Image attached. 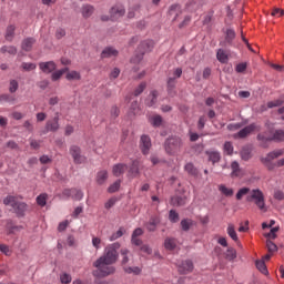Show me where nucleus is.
Wrapping results in <instances>:
<instances>
[{
  "label": "nucleus",
  "instance_id": "1",
  "mask_svg": "<svg viewBox=\"0 0 284 284\" xmlns=\"http://www.w3.org/2000/svg\"><path fill=\"white\" fill-rule=\"evenodd\" d=\"M284 150L277 149L274 151H271L266 154V156L261 158V163L265 165V168L272 172L273 170H276V168H284V158L280 159V156H283ZM275 159H280L276 162Z\"/></svg>",
  "mask_w": 284,
  "mask_h": 284
},
{
  "label": "nucleus",
  "instance_id": "2",
  "mask_svg": "<svg viewBox=\"0 0 284 284\" xmlns=\"http://www.w3.org/2000/svg\"><path fill=\"white\" fill-rule=\"evenodd\" d=\"M3 204L10 205L17 216H26V212H28V204L19 201V197L14 195H8L4 197Z\"/></svg>",
  "mask_w": 284,
  "mask_h": 284
},
{
  "label": "nucleus",
  "instance_id": "3",
  "mask_svg": "<svg viewBox=\"0 0 284 284\" xmlns=\"http://www.w3.org/2000/svg\"><path fill=\"white\" fill-rule=\"evenodd\" d=\"M94 267H97V270L93 272V276H97L98 278H105V276H110V274L116 272L111 263L101 262V260L94 262Z\"/></svg>",
  "mask_w": 284,
  "mask_h": 284
},
{
  "label": "nucleus",
  "instance_id": "4",
  "mask_svg": "<svg viewBox=\"0 0 284 284\" xmlns=\"http://www.w3.org/2000/svg\"><path fill=\"white\" fill-rule=\"evenodd\" d=\"M246 201L248 203H254L261 212H267V207L265 206V195L263 194V191L258 189H254L250 192V194L246 196Z\"/></svg>",
  "mask_w": 284,
  "mask_h": 284
},
{
  "label": "nucleus",
  "instance_id": "5",
  "mask_svg": "<svg viewBox=\"0 0 284 284\" xmlns=\"http://www.w3.org/2000/svg\"><path fill=\"white\" fill-rule=\"evenodd\" d=\"M182 148L183 140H181V138H169L164 143V150L171 156L179 154Z\"/></svg>",
  "mask_w": 284,
  "mask_h": 284
},
{
  "label": "nucleus",
  "instance_id": "6",
  "mask_svg": "<svg viewBox=\"0 0 284 284\" xmlns=\"http://www.w3.org/2000/svg\"><path fill=\"white\" fill-rule=\"evenodd\" d=\"M152 48H154V41L145 40L141 42L138 48L140 53H136L134 57L131 58V63H133L134 65L141 64V61H143V54H145V52H151Z\"/></svg>",
  "mask_w": 284,
  "mask_h": 284
},
{
  "label": "nucleus",
  "instance_id": "7",
  "mask_svg": "<svg viewBox=\"0 0 284 284\" xmlns=\"http://www.w3.org/2000/svg\"><path fill=\"white\" fill-rule=\"evenodd\" d=\"M119 247H120L119 243H114L106 246L104 251V255L98 258V261H101L104 263H111V265H113V263H116L119 258V253L116 252Z\"/></svg>",
  "mask_w": 284,
  "mask_h": 284
},
{
  "label": "nucleus",
  "instance_id": "8",
  "mask_svg": "<svg viewBox=\"0 0 284 284\" xmlns=\"http://www.w3.org/2000/svg\"><path fill=\"white\" fill-rule=\"evenodd\" d=\"M257 141H260L262 148H267V143L272 141L283 142L284 141V131L283 130H276L273 133V136H265V134L260 133L257 134Z\"/></svg>",
  "mask_w": 284,
  "mask_h": 284
},
{
  "label": "nucleus",
  "instance_id": "9",
  "mask_svg": "<svg viewBox=\"0 0 284 284\" xmlns=\"http://www.w3.org/2000/svg\"><path fill=\"white\" fill-rule=\"evenodd\" d=\"M252 132H261V125L256 123L248 124L244 129L240 130L234 136L235 139H245L250 136Z\"/></svg>",
  "mask_w": 284,
  "mask_h": 284
},
{
  "label": "nucleus",
  "instance_id": "10",
  "mask_svg": "<svg viewBox=\"0 0 284 284\" xmlns=\"http://www.w3.org/2000/svg\"><path fill=\"white\" fill-rule=\"evenodd\" d=\"M61 124H59V113H55L51 120L47 121L44 126V134H47V132H59Z\"/></svg>",
  "mask_w": 284,
  "mask_h": 284
},
{
  "label": "nucleus",
  "instance_id": "11",
  "mask_svg": "<svg viewBox=\"0 0 284 284\" xmlns=\"http://www.w3.org/2000/svg\"><path fill=\"white\" fill-rule=\"evenodd\" d=\"M70 154L74 163H77L78 165H80L81 163H85V156L81 155V148H79L78 145H72L70 148Z\"/></svg>",
  "mask_w": 284,
  "mask_h": 284
},
{
  "label": "nucleus",
  "instance_id": "12",
  "mask_svg": "<svg viewBox=\"0 0 284 284\" xmlns=\"http://www.w3.org/2000/svg\"><path fill=\"white\" fill-rule=\"evenodd\" d=\"M152 148V139L149 135H142L140 139V149L142 154H150V149Z\"/></svg>",
  "mask_w": 284,
  "mask_h": 284
},
{
  "label": "nucleus",
  "instance_id": "13",
  "mask_svg": "<svg viewBox=\"0 0 284 284\" xmlns=\"http://www.w3.org/2000/svg\"><path fill=\"white\" fill-rule=\"evenodd\" d=\"M231 179H243V176H245V172H243L241 164H239L236 161L231 163Z\"/></svg>",
  "mask_w": 284,
  "mask_h": 284
},
{
  "label": "nucleus",
  "instance_id": "14",
  "mask_svg": "<svg viewBox=\"0 0 284 284\" xmlns=\"http://www.w3.org/2000/svg\"><path fill=\"white\" fill-rule=\"evenodd\" d=\"M111 19H121L125 14V7L123 4H115L110 10Z\"/></svg>",
  "mask_w": 284,
  "mask_h": 284
},
{
  "label": "nucleus",
  "instance_id": "15",
  "mask_svg": "<svg viewBox=\"0 0 284 284\" xmlns=\"http://www.w3.org/2000/svg\"><path fill=\"white\" fill-rule=\"evenodd\" d=\"M39 68L44 74H52L57 70V63L54 61L40 62Z\"/></svg>",
  "mask_w": 284,
  "mask_h": 284
},
{
  "label": "nucleus",
  "instance_id": "16",
  "mask_svg": "<svg viewBox=\"0 0 284 284\" xmlns=\"http://www.w3.org/2000/svg\"><path fill=\"white\" fill-rule=\"evenodd\" d=\"M192 270H194V264L190 260H186L179 265L180 274H190Z\"/></svg>",
  "mask_w": 284,
  "mask_h": 284
},
{
  "label": "nucleus",
  "instance_id": "17",
  "mask_svg": "<svg viewBox=\"0 0 284 284\" xmlns=\"http://www.w3.org/2000/svg\"><path fill=\"white\" fill-rule=\"evenodd\" d=\"M159 223H161V217H159L158 215H154V216H151L145 227L149 232H155Z\"/></svg>",
  "mask_w": 284,
  "mask_h": 284
},
{
  "label": "nucleus",
  "instance_id": "18",
  "mask_svg": "<svg viewBox=\"0 0 284 284\" xmlns=\"http://www.w3.org/2000/svg\"><path fill=\"white\" fill-rule=\"evenodd\" d=\"M119 51L112 47H106L102 52H101V59H112V57H118Z\"/></svg>",
  "mask_w": 284,
  "mask_h": 284
},
{
  "label": "nucleus",
  "instance_id": "19",
  "mask_svg": "<svg viewBox=\"0 0 284 284\" xmlns=\"http://www.w3.org/2000/svg\"><path fill=\"white\" fill-rule=\"evenodd\" d=\"M205 154L209 159V161L215 165V163H219L221 161V152L219 151H205Z\"/></svg>",
  "mask_w": 284,
  "mask_h": 284
},
{
  "label": "nucleus",
  "instance_id": "20",
  "mask_svg": "<svg viewBox=\"0 0 284 284\" xmlns=\"http://www.w3.org/2000/svg\"><path fill=\"white\" fill-rule=\"evenodd\" d=\"M216 59L220 63H227L230 61V52L225 49H219L216 52Z\"/></svg>",
  "mask_w": 284,
  "mask_h": 284
},
{
  "label": "nucleus",
  "instance_id": "21",
  "mask_svg": "<svg viewBox=\"0 0 284 284\" xmlns=\"http://www.w3.org/2000/svg\"><path fill=\"white\" fill-rule=\"evenodd\" d=\"M185 203H187V197L185 196L175 195L171 197V205H173V207H181L185 205Z\"/></svg>",
  "mask_w": 284,
  "mask_h": 284
},
{
  "label": "nucleus",
  "instance_id": "22",
  "mask_svg": "<svg viewBox=\"0 0 284 284\" xmlns=\"http://www.w3.org/2000/svg\"><path fill=\"white\" fill-rule=\"evenodd\" d=\"M139 165H140L139 160H134L132 162L128 172V176H130V179H136V175L139 174Z\"/></svg>",
  "mask_w": 284,
  "mask_h": 284
},
{
  "label": "nucleus",
  "instance_id": "23",
  "mask_svg": "<svg viewBox=\"0 0 284 284\" xmlns=\"http://www.w3.org/2000/svg\"><path fill=\"white\" fill-rule=\"evenodd\" d=\"M125 170H128V165L123 163H119L113 165L112 168V174L114 176H121L122 174H125Z\"/></svg>",
  "mask_w": 284,
  "mask_h": 284
},
{
  "label": "nucleus",
  "instance_id": "24",
  "mask_svg": "<svg viewBox=\"0 0 284 284\" xmlns=\"http://www.w3.org/2000/svg\"><path fill=\"white\" fill-rule=\"evenodd\" d=\"M34 43H37V39L26 38L24 40H22L21 48H22V50H24V52H30V50H32V45H34Z\"/></svg>",
  "mask_w": 284,
  "mask_h": 284
},
{
  "label": "nucleus",
  "instance_id": "25",
  "mask_svg": "<svg viewBox=\"0 0 284 284\" xmlns=\"http://www.w3.org/2000/svg\"><path fill=\"white\" fill-rule=\"evenodd\" d=\"M17 27L14 24H9L6 30L4 39L6 41L12 42L14 39V32Z\"/></svg>",
  "mask_w": 284,
  "mask_h": 284
},
{
  "label": "nucleus",
  "instance_id": "26",
  "mask_svg": "<svg viewBox=\"0 0 284 284\" xmlns=\"http://www.w3.org/2000/svg\"><path fill=\"white\" fill-rule=\"evenodd\" d=\"M226 233L234 241V243H239V234H236V229L234 227V224L230 223L226 229Z\"/></svg>",
  "mask_w": 284,
  "mask_h": 284
},
{
  "label": "nucleus",
  "instance_id": "27",
  "mask_svg": "<svg viewBox=\"0 0 284 284\" xmlns=\"http://www.w3.org/2000/svg\"><path fill=\"white\" fill-rule=\"evenodd\" d=\"M81 13L84 19H89V17H92V14H94V7L91 4H83L81 8Z\"/></svg>",
  "mask_w": 284,
  "mask_h": 284
},
{
  "label": "nucleus",
  "instance_id": "28",
  "mask_svg": "<svg viewBox=\"0 0 284 284\" xmlns=\"http://www.w3.org/2000/svg\"><path fill=\"white\" fill-rule=\"evenodd\" d=\"M149 122L153 128H161V124L163 123V118L159 114L152 115L149 118Z\"/></svg>",
  "mask_w": 284,
  "mask_h": 284
},
{
  "label": "nucleus",
  "instance_id": "29",
  "mask_svg": "<svg viewBox=\"0 0 284 284\" xmlns=\"http://www.w3.org/2000/svg\"><path fill=\"white\" fill-rule=\"evenodd\" d=\"M242 161H250L252 159V149L250 146H244L240 152Z\"/></svg>",
  "mask_w": 284,
  "mask_h": 284
},
{
  "label": "nucleus",
  "instance_id": "30",
  "mask_svg": "<svg viewBox=\"0 0 284 284\" xmlns=\"http://www.w3.org/2000/svg\"><path fill=\"white\" fill-rule=\"evenodd\" d=\"M95 181L98 185H103L108 181V172L105 170L99 171Z\"/></svg>",
  "mask_w": 284,
  "mask_h": 284
},
{
  "label": "nucleus",
  "instance_id": "31",
  "mask_svg": "<svg viewBox=\"0 0 284 284\" xmlns=\"http://www.w3.org/2000/svg\"><path fill=\"white\" fill-rule=\"evenodd\" d=\"M158 97H159V92L152 91L148 97V99L145 100V104L149 108H152V105H155Z\"/></svg>",
  "mask_w": 284,
  "mask_h": 284
},
{
  "label": "nucleus",
  "instance_id": "32",
  "mask_svg": "<svg viewBox=\"0 0 284 284\" xmlns=\"http://www.w3.org/2000/svg\"><path fill=\"white\" fill-rule=\"evenodd\" d=\"M164 247L170 252H172V250H176V240L172 237H166L164 241Z\"/></svg>",
  "mask_w": 284,
  "mask_h": 284
},
{
  "label": "nucleus",
  "instance_id": "33",
  "mask_svg": "<svg viewBox=\"0 0 284 284\" xmlns=\"http://www.w3.org/2000/svg\"><path fill=\"white\" fill-rule=\"evenodd\" d=\"M67 81H81V73L79 71H69L65 75Z\"/></svg>",
  "mask_w": 284,
  "mask_h": 284
},
{
  "label": "nucleus",
  "instance_id": "34",
  "mask_svg": "<svg viewBox=\"0 0 284 284\" xmlns=\"http://www.w3.org/2000/svg\"><path fill=\"white\" fill-rule=\"evenodd\" d=\"M123 271L125 274H134V276H139L141 274V267L139 266H123Z\"/></svg>",
  "mask_w": 284,
  "mask_h": 284
},
{
  "label": "nucleus",
  "instance_id": "35",
  "mask_svg": "<svg viewBox=\"0 0 284 284\" xmlns=\"http://www.w3.org/2000/svg\"><path fill=\"white\" fill-rule=\"evenodd\" d=\"M219 192H221L223 196H234V189L226 187L225 184L219 185Z\"/></svg>",
  "mask_w": 284,
  "mask_h": 284
},
{
  "label": "nucleus",
  "instance_id": "36",
  "mask_svg": "<svg viewBox=\"0 0 284 284\" xmlns=\"http://www.w3.org/2000/svg\"><path fill=\"white\" fill-rule=\"evenodd\" d=\"M256 268L258 270V272H261L262 274H270V272L267 271V265H265V261L263 260H258L255 262Z\"/></svg>",
  "mask_w": 284,
  "mask_h": 284
},
{
  "label": "nucleus",
  "instance_id": "37",
  "mask_svg": "<svg viewBox=\"0 0 284 284\" xmlns=\"http://www.w3.org/2000/svg\"><path fill=\"white\" fill-rule=\"evenodd\" d=\"M234 39H236V32H234L233 29H227L226 37H225L226 43H229V45H232V43L234 42Z\"/></svg>",
  "mask_w": 284,
  "mask_h": 284
},
{
  "label": "nucleus",
  "instance_id": "38",
  "mask_svg": "<svg viewBox=\"0 0 284 284\" xmlns=\"http://www.w3.org/2000/svg\"><path fill=\"white\" fill-rule=\"evenodd\" d=\"M226 261H234L236 258V248L229 247L224 253Z\"/></svg>",
  "mask_w": 284,
  "mask_h": 284
},
{
  "label": "nucleus",
  "instance_id": "39",
  "mask_svg": "<svg viewBox=\"0 0 284 284\" xmlns=\"http://www.w3.org/2000/svg\"><path fill=\"white\" fill-rule=\"evenodd\" d=\"M192 225H194V221H192L191 219H184L181 221V227L183 232H189Z\"/></svg>",
  "mask_w": 284,
  "mask_h": 284
},
{
  "label": "nucleus",
  "instance_id": "40",
  "mask_svg": "<svg viewBox=\"0 0 284 284\" xmlns=\"http://www.w3.org/2000/svg\"><path fill=\"white\" fill-rule=\"evenodd\" d=\"M129 254H130V251L128 248H122L121 250L123 267L128 266V263H130V257L128 256Z\"/></svg>",
  "mask_w": 284,
  "mask_h": 284
},
{
  "label": "nucleus",
  "instance_id": "41",
  "mask_svg": "<svg viewBox=\"0 0 284 284\" xmlns=\"http://www.w3.org/2000/svg\"><path fill=\"white\" fill-rule=\"evenodd\" d=\"M184 170L187 172V174H191V176H196V174H199V171L192 163L185 164Z\"/></svg>",
  "mask_w": 284,
  "mask_h": 284
},
{
  "label": "nucleus",
  "instance_id": "42",
  "mask_svg": "<svg viewBox=\"0 0 284 284\" xmlns=\"http://www.w3.org/2000/svg\"><path fill=\"white\" fill-rule=\"evenodd\" d=\"M37 203L40 205V207H45L48 203V194L42 193L37 197Z\"/></svg>",
  "mask_w": 284,
  "mask_h": 284
},
{
  "label": "nucleus",
  "instance_id": "43",
  "mask_svg": "<svg viewBox=\"0 0 284 284\" xmlns=\"http://www.w3.org/2000/svg\"><path fill=\"white\" fill-rule=\"evenodd\" d=\"M0 101H2L3 103H14V101H17V98L8 93H4L0 95Z\"/></svg>",
  "mask_w": 284,
  "mask_h": 284
},
{
  "label": "nucleus",
  "instance_id": "44",
  "mask_svg": "<svg viewBox=\"0 0 284 284\" xmlns=\"http://www.w3.org/2000/svg\"><path fill=\"white\" fill-rule=\"evenodd\" d=\"M71 199H74V201H81V199H83V191L72 189Z\"/></svg>",
  "mask_w": 284,
  "mask_h": 284
},
{
  "label": "nucleus",
  "instance_id": "45",
  "mask_svg": "<svg viewBox=\"0 0 284 284\" xmlns=\"http://www.w3.org/2000/svg\"><path fill=\"white\" fill-rule=\"evenodd\" d=\"M186 12H196V9L199 8V4L196 1L191 0L186 3Z\"/></svg>",
  "mask_w": 284,
  "mask_h": 284
},
{
  "label": "nucleus",
  "instance_id": "46",
  "mask_svg": "<svg viewBox=\"0 0 284 284\" xmlns=\"http://www.w3.org/2000/svg\"><path fill=\"white\" fill-rule=\"evenodd\" d=\"M120 187H121V180H118L109 186L108 192L110 194H114V192H119Z\"/></svg>",
  "mask_w": 284,
  "mask_h": 284
},
{
  "label": "nucleus",
  "instance_id": "47",
  "mask_svg": "<svg viewBox=\"0 0 284 284\" xmlns=\"http://www.w3.org/2000/svg\"><path fill=\"white\" fill-rule=\"evenodd\" d=\"M0 52H2V54H6V52L8 54H17V49L16 47H12V45H4L0 49Z\"/></svg>",
  "mask_w": 284,
  "mask_h": 284
},
{
  "label": "nucleus",
  "instance_id": "48",
  "mask_svg": "<svg viewBox=\"0 0 284 284\" xmlns=\"http://www.w3.org/2000/svg\"><path fill=\"white\" fill-rule=\"evenodd\" d=\"M250 194V187H242L236 193V200L241 201L245 195Z\"/></svg>",
  "mask_w": 284,
  "mask_h": 284
},
{
  "label": "nucleus",
  "instance_id": "49",
  "mask_svg": "<svg viewBox=\"0 0 284 284\" xmlns=\"http://www.w3.org/2000/svg\"><path fill=\"white\" fill-rule=\"evenodd\" d=\"M179 213L175 210H171L169 212V221L171 223H179Z\"/></svg>",
  "mask_w": 284,
  "mask_h": 284
},
{
  "label": "nucleus",
  "instance_id": "50",
  "mask_svg": "<svg viewBox=\"0 0 284 284\" xmlns=\"http://www.w3.org/2000/svg\"><path fill=\"white\" fill-rule=\"evenodd\" d=\"M266 247H267V251L270 252V254H274V252L278 251V246H276L274 244V242H272L271 240L266 241Z\"/></svg>",
  "mask_w": 284,
  "mask_h": 284
},
{
  "label": "nucleus",
  "instance_id": "51",
  "mask_svg": "<svg viewBox=\"0 0 284 284\" xmlns=\"http://www.w3.org/2000/svg\"><path fill=\"white\" fill-rule=\"evenodd\" d=\"M224 152L229 156H231V154H234V145H232V142H225L224 143Z\"/></svg>",
  "mask_w": 284,
  "mask_h": 284
},
{
  "label": "nucleus",
  "instance_id": "52",
  "mask_svg": "<svg viewBox=\"0 0 284 284\" xmlns=\"http://www.w3.org/2000/svg\"><path fill=\"white\" fill-rule=\"evenodd\" d=\"M19 90V82L17 80H11L9 84V92L14 94Z\"/></svg>",
  "mask_w": 284,
  "mask_h": 284
},
{
  "label": "nucleus",
  "instance_id": "53",
  "mask_svg": "<svg viewBox=\"0 0 284 284\" xmlns=\"http://www.w3.org/2000/svg\"><path fill=\"white\" fill-rule=\"evenodd\" d=\"M60 281L63 284H70V283H72V275L68 274V273H63L60 275Z\"/></svg>",
  "mask_w": 284,
  "mask_h": 284
},
{
  "label": "nucleus",
  "instance_id": "54",
  "mask_svg": "<svg viewBox=\"0 0 284 284\" xmlns=\"http://www.w3.org/2000/svg\"><path fill=\"white\" fill-rule=\"evenodd\" d=\"M101 237L92 236V245L95 250H101Z\"/></svg>",
  "mask_w": 284,
  "mask_h": 284
},
{
  "label": "nucleus",
  "instance_id": "55",
  "mask_svg": "<svg viewBox=\"0 0 284 284\" xmlns=\"http://www.w3.org/2000/svg\"><path fill=\"white\" fill-rule=\"evenodd\" d=\"M146 84L145 82L140 83V85L134 91V97H139L140 94H143V91L145 90Z\"/></svg>",
  "mask_w": 284,
  "mask_h": 284
},
{
  "label": "nucleus",
  "instance_id": "56",
  "mask_svg": "<svg viewBox=\"0 0 284 284\" xmlns=\"http://www.w3.org/2000/svg\"><path fill=\"white\" fill-rule=\"evenodd\" d=\"M7 230L8 234H14V232H19V230H21V226H14L12 223H8Z\"/></svg>",
  "mask_w": 284,
  "mask_h": 284
},
{
  "label": "nucleus",
  "instance_id": "57",
  "mask_svg": "<svg viewBox=\"0 0 284 284\" xmlns=\"http://www.w3.org/2000/svg\"><path fill=\"white\" fill-rule=\"evenodd\" d=\"M22 68L23 70H27V72H30L32 70H37V64L24 62L22 63Z\"/></svg>",
  "mask_w": 284,
  "mask_h": 284
},
{
  "label": "nucleus",
  "instance_id": "58",
  "mask_svg": "<svg viewBox=\"0 0 284 284\" xmlns=\"http://www.w3.org/2000/svg\"><path fill=\"white\" fill-rule=\"evenodd\" d=\"M123 236V227H121L119 231L112 234L110 237V241H116V239H121Z\"/></svg>",
  "mask_w": 284,
  "mask_h": 284
},
{
  "label": "nucleus",
  "instance_id": "59",
  "mask_svg": "<svg viewBox=\"0 0 284 284\" xmlns=\"http://www.w3.org/2000/svg\"><path fill=\"white\" fill-rule=\"evenodd\" d=\"M63 77L62 71L58 70L51 74V81H59Z\"/></svg>",
  "mask_w": 284,
  "mask_h": 284
},
{
  "label": "nucleus",
  "instance_id": "60",
  "mask_svg": "<svg viewBox=\"0 0 284 284\" xmlns=\"http://www.w3.org/2000/svg\"><path fill=\"white\" fill-rule=\"evenodd\" d=\"M131 112L132 114L136 115L139 114V112H141V109L139 108V103L136 101H134L132 104H131Z\"/></svg>",
  "mask_w": 284,
  "mask_h": 284
},
{
  "label": "nucleus",
  "instance_id": "61",
  "mask_svg": "<svg viewBox=\"0 0 284 284\" xmlns=\"http://www.w3.org/2000/svg\"><path fill=\"white\" fill-rule=\"evenodd\" d=\"M276 232H278V226L272 227L271 231L266 234V237L276 239Z\"/></svg>",
  "mask_w": 284,
  "mask_h": 284
},
{
  "label": "nucleus",
  "instance_id": "62",
  "mask_svg": "<svg viewBox=\"0 0 284 284\" xmlns=\"http://www.w3.org/2000/svg\"><path fill=\"white\" fill-rule=\"evenodd\" d=\"M0 252H2V254H6V256H10L11 254L10 247L6 244H0Z\"/></svg>",
  "mask_w": 284,
  "mask_h": 284
},
{
  "label": "nucleus",
  "instance_id": "63",
  "mask_svg": "<svg viewBox=\"0 0 284 284\" xmlns=\"http://www.w3.org/2000/svg\"><path fill=\"white\" fill-rule=\"evenodd\" d=\"M245 70H247V63H239L235 67V71L239 73L245 72Z\"/></svg>",
  "mask_w": 284,
  "mask_h": 284
},
{
  "label": "nucleus",
  "instance_id": "64",
  "mask_svg": "<svg viewBox=\"0 0 284 284\" xmlns=\"http://www.w3.org/2000/svg\"><path fill=\"white\" fill-rule=\"evenodd\" d=\"M280 105H283L282 100H275L267 103V108H280Z\"/></svg>",
  "mask_w": 284,
  "mask_h": 284
}]
</instances>
